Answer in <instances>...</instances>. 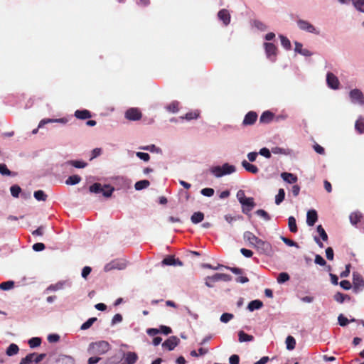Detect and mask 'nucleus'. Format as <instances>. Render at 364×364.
<instances>
[{
    "mask_svg": "<svg viewBox=\"0 0 364 364\" xmlns=\"http://www.w3.org/2000/svg\"><path fill=\"white\" fill-rule=\"evenodd\" d=\"M235 166L228 163L224 164L223 166H215L210 168V173L217 178H220L223 176L231 174L235 172Z\"/></svg>",
    "mask_w": 364,
    "mask_h": 364,
    "instance_id": "f257e3e1",
    "label": "nucleus"
},
{
    "mask_svg": "<svg viewBox=\"0 0 364 364\" xmlns=\"http://www.w3.org/2000/svg\"><path fill=\"white\" fill-rule=\"evenodd\" d=\"M109 348L110 345L107 341H100L91 343L88 347V352L90 354L103 355L106 353Z\"/></svg>",
    "mask_w": 364,
    "mask_h": 364,
    "instance_id": "f03ea898",
    "label": "nucleus"
},
{
    "mask_svg": "<svg viewBox=\"0 0 364 364\" xmlns=\"http://www.w3.org/2000/svg\"><path fill=\"white\" fill-rule=\"evenodd\" d=\"M89 190L91 193L102 194L105 197H109L114 189L109 185L102 186L100 183H95L90 186Z\"/></svg>",
    "mask_w": 364,
    "mask_h": 364,
    "instance_id": "7ed1b4c3",
    "label": "nucleus"
},
{
    "mask_svg": "<svg viewBox=\"0 0 364 364\" xmlns=\"http://www.w3.org/2000/svg\"><path fill=\"white\" fill-rule=\"evenodd\" d=\"M127 267V262L124 259H117L111 261L110 262L107 263L104 269L105 272H109L113 269H124Z\"/></svg>",
    "mask_w": 364,
    "mask_h": 364,
    "instance_id": "20e7f679",
    "label": "nucleus"
},
{
    "mask_svg": "<svg viewBox=\"0 0 364 364\" xmlns=\"http://www.w3.org/2000/svg\"><path fill=\"white\" fill-rule=\"evenodd\" d=\"M254 247L257 248L260 254L271 255L273 253L272 245L269 242L259 240Z\"/></svg>",
    "mask_w": 364,
    "mask_h": 364,
    "instance_id": "39448f33",
    "label": "nucleus"
},
{
    "mask_svg": "<svg viewBox=\"0 0 364 364\" xmlns=\"http://www.w3.org/2000/svg\"><path fill=\"white\" fill-rule=\"evenodd\" d=\"M180 343V339L175 336L169 337L162 343V347L168 350H173Z\"/></svg>",
    "mask_w": 364,
    "mask_h": 364,
    "instance_id": "423d86ee",
    "label": "nucleus"
},
{
    "mask_svg": "<svg viewBox=\"0 0 364 364\" xmlns=\"http://www.w3.org/2000/svg\"><path fill=\"white\" fill-rule=\"evenodd\" d=\"M264 47L267 58H269L272 61H274L277 51L276 46L272 43H264Z\"/></svg>",
    "mask_w": 364,
    "mask_h": 364,
    "instance_id": "0eeeda50",
    "label": "nucleus"
},
{
    "mask_svg": "<svg viewBox=\"0 0 364 364\" xmlns=\"http://www.w3.org/2000/svg\"><path fill=\"white\" fill-rule=\"evenodd\" d=\"M297 25L301 30L316 34L319 33L315 27L307 21L300 19L297 21Z\"/></svg>",
    "mask_w": 364,
    "mask_h": 364,
    "instance_id": "6e6552de",
    "label": "nucleus"
},
{
    "mask_svg": "<svg viewBox=\"0 0 364 364\" xmlns=\"http://www.w3.org/2000/svg\"><path fill=\"white\" fill-rule=\"evenodd\" d=\"M257 118L258 115L257 112L254 111H250L245 114L242 121V125L244 127L253 125L256 122Z\"/></svg>",
    "mask_w": 364,
    "mask_h": 364,
    "instance_id": "1a4fd4ad",
    "label": "nucleus"
},
{
    "mask_svg": "<svg viewBox=\"0 0 364 364\" xmlns=\"http://www.w3.org/2000/svg\"><path fill=\"white\" fill-rule=\"evenodd\" d=\"M141 116V112L137 108H130L125 112V117L129 120H139Z\"/></svg>",
    "mask_w": 364,
    "mask_h": 364,
    "instance_id": "9d476101",
    "label": "nucleus"
},
{
    "mask_svg": "<svg viewBox=\"0 0 364 364\" xmlns=\"http://www.w3.org/2000/svg\"><path fill=\"white\" fill-rule=\"evenodd\" d=\"M326 82L329 87L336 90L339 87V80L338 77L332 73H328L326 75Z\"/></svg>",
    "mask_w": 364,
    "mask_h": 364,
    "instance_id": "9b49d317",
    "label": "nucleus"
},
{
    "mask_svg": "<svg viewBox=\"0 0 364 364\" xmlns=\"http://www.w3.org/2000/svg\"><path fill=\"white\" fill-rule=\"evenodd\" d=\"M353 284L355 291H357L360 288L364 287V281L362 276L358 272L353 273Z\"/></svg>",
    "mask_w": 364,
    "mask_h": 364,
    "instance_id": "f8f14e48",
    "label": "nucleus"
},
{
    "mask_svg": "<svg viewBox=\"0 0 364 364\" xmlns=\"http://www.w3.org/2000/svg\"><path fill=\"white\" fill-rule=\"evenodd\" d=\"M350 97L353 102H358L360 104L364 103V96L362 92L358 89L352 90L350 92Z\"/></svg>",
    "mask_w": 364,
    "mask_h": 364,
    "instance_id": "ddd939ff",
    "label": "nucleus"
},
{
    "mask_svg": "<svg viewBox=\"0 0 364 364\" xmlns=\"http://www.w3.org/2000/svg\"><path fill=\"white\" fill-rule=\"evenodd\" d=\"M243 238L245 241L248 242L250 245H252L253 247L260 240L250 231H245L243 234Z\"/></svg>",
    "mask_w": 364,
    "mask_h": 364,
    "instance_id": "4468645a",
    "label": "nucleus"
},
{
    "mask_svg": "<svg viewBox=\"0 0 364 364\" xmlns=\"http://www.w3.org/2000/svg\"><path fill=\"white\" fill-rule=\"evenodd\" d=\"M218 17L221 20L225 26H228L230 22V14L227 9H221L218 13Z\"/></svg>",
    "mask_w": 364,
    "mask_h": 364,
    "instance_id": "2eb2a0df",
    "label": "nucleus"
},
{
    "mask_svg": "<svg viewBox=\"0 0 364 364\" xmlns=\"http://www.w3.org/2000/svg\"><path fill=\"white\" fill-rule=\"evenodd\" d=\"M318 220L317 212L315 210H310L307 212L306 223L309 226H313Z\"/></svg>",
    "mask_w": 364,
    "mask_h": 364,
    "instance_id": "dca6fc26",
    "label": "nucleus"
},
{
    "mask_svg": "<svg viewBox=\"0 0 364 364\" xmlns=\"http://www.w3.org/2000/svg\"><path fill=\"white\" fill-rule=\"evenodd\" d=\"M164 265L183 266V262L179 259H176L173 256H168L162 260Z\"/></svg>",
    "mask_w": 364,
    "mask_h": 364,
    "instance_id": "f3484780",
    "label": "nucleus"
},
{
    "mask_svg": "<svg viewBox=\"0 0 364 364\" xmlns=\"http://www.w3.org/2000/svg\"><path fill=\"white\" fill-rule=\"evenodd\" d=\"M56 364H75V360L72 356L60 355L55 360Z\"/></svg>",
    "mask_w": 364,
    "mask_h": 364,
    "instance_id": "a211bd4d",
    "label": "nucleus"
},
{
    "mask_svg": "<svg viewBox=\"0 0 364 364\" xmlns=\"http://www.w3.org/2000/svg\"><path fill=\"white\" fill-rule=\"evenodd\" d=\"M74 116L79 119H87L92 117L91 112L87 109H77L75 112Z\"/></svg>",
    "mask_w": 364,
    "mask_h": 364,
    "instance_id": "6ab92c4d",
    "label": "nucleus"
},
{
    "mask_svg": "<svg viewBox=\"0 0 364 364\" xmlns=\"http://www.w3.org/2000/svg\"><path fill=\"white\" fill-rule=\"evenodd\" d=\"M274 114L270 111L264 112L259 117V122L262 124H268L274 119Z\"/></svg>",
    "mask_w": 364,
    "mask_h": 364,
    "instance_id": "aec40b11",
    "label": "nucleus"
},
{
    "mask_svg": "<svg viewBox=\"0 0 364 364\" xmlns=\"http://www.w3.org/2000/svg\"><path fill=\"white\" fill-rule=\"evenodd\" d=\"M281 177L288 183H295L298 181L297 176L291 173L283 172L281 173Z\"/></svg>",
    "mask_w": 364,
    "mask_h": 364,
    "instance_id": "412c9836",
    "label": "nucleus"
},
{
    "mask_svg": "<svg viewBox=\"0 0 364 364\" xmlns=\"http://www.w3.org/2000/svg\"><path fill=\"white\" fill-rule=\"evenodd\" d=\"M240 203L243 206H246V208H243V213H246L245 210L247 209V211L252 210V209L255 207V203L254 202L253 198H246L243 200V201L240 200Z\"/></svg>",
    "mask_w": 364,
    "mask_h": 364,
    "instance_id": "4be33fe9",
    "label": "nucleus"
},
{
    "mask_svg": "<svg viewBox=\"0 0 364 364\" xmlns=\"http://www.w3.org/2000/svg\"><path fill=\"white\" fill-rule=\"evenodd\" d=\"M242 166L247 171L250 173L256 174L259 172V168L255 165L249 163L246 160H243L242 161Z\"/></svg>",
    "mask_w": 364,
    "mask_h": 364,
    "instance_id": "5701e85b",
    "label": "nucleus"
},
{
    "mask_svg": "<svg viewBox=\"0 0 364 364\" xmlns=\"http://www.w3.org/2000/svg\"><path fill=\"white\" fill-rule=\"evenodd\" d=\"M200 116V111L199 110H194L189 112L185 114V116H181L180 118L181 119H186L188 121L192 120V119H196Z\"/></svg>",
    "mask_w": 364,
    "mask_h": 364,
    "instance_id": "b1692460",
    "label": "nucleus"
},
{
    "mask_svg": "<svg viewBox=\"0 0 364 364\" xmlns=\"http://www.w3.org/2000/svg\"><path fill=\"white\" fill-rule=\"evenodd\" d=\"M138 359V355L134 352H128L125 356V361L127 364H134Z\"/></svg>",
    "mask_w": 364,
    "mask_h": 364,
    "instance_id": "393cba45",
    "label": "nucleus"
},
{
    "mask_svg": "<svg viewBox=\"0 0 364 364\" xmlns=\"http://www.w3.org/2000/svg\"><path fill=\"white\" fill-rule=\"evenodd\" d=\"M203 219L204 214L200 211L194 213L191 217V220L194 224L200 223L203 220Z\"/></svg>",
    "mask_w": 364,
    "mask_h": 364,
    "instance_id": "a878e982",
    "label": "nucleus"
},
{
    "mask_svg": "<svg viewBox=\"0 0 364 364\" xmlns=\"http://www.w3.org/2000/svg\"><path fill=\"white\" fill-rule=\"evenodd\" d=\"M263 306V303L259 300H253L250 301L247 306L248 309L250 311H253L256 309H259Z\"/></svg>",
    "mask_w": 364,
    "mask_h": 364,
    "instance_id": "bb28decb",
    "label": "nucleus"
},
{
    "mask_svg": "<svg viewBox=\"0 0 364 364\" xmlns=\"http://www.w3.org/2000/svg\"><path fill=\"white\" fill-rule=\"evenodd\" d=\"M302 44L299 42H295V51L304 55L309 56L311 55V52L307 49L302 48Z\"/></svg>",
    "mask_w": 364,
    "mask_h": 364,
    "instance_id": "cd10ccee",
    "label": "nucleus"
},
{
    "mask_svg": "<svg viewBox=\"0 0 364 364\" xmlns=\"http://www.w3.org/2000/svg\"><path fill=\"white\" fill-rule=\"evenodd\" d=\"M288 226L290 232L296 233L298 231L296 219L293 216L288 218Z\"/></svg>",
    "mask_w": 364,
    "mask_h": 364,
    "instance_id": "c85d7f7f",
    "label": "nucleus"
},
{
    "mask_svg": "<svg viewBox=\"0 0 364 364\" xmlns=\"http://www.w3.org/2000/svg\"><path fill=\"white\" fill-rule=\"evenodd\" d=\"M363 218V215L360 213L355 212L350 215V221L353 225H356Z\"/></svg>",
    "mask_w": 364,
    "mask_h": 364,
    "instance_id": "c756f323",
    "label": "nucleus"
},
{
    "mask_svg": "<svg viewBox=\"0 0 364 364\" xmlns=\"http://www.w3.org/2000/svg\"><path fill=\"white\" fill-rule=\"evenodd\" d=\"M18 346L15 343H11L6 349V355L9 356L14 355L18 353Z\"/></svg>",
    "mask_w": 364,
    "mask_h": 364,
    "instance_id": "7c9ffc66",
    "label": "nucleus"
},
{
    "mask_svg": "<svg viewBox=\"0 0 364 364\" xmlns=\"http://www.w3.org/2000/svg\"><path fill=\"white\" fill-rule=\"evenodd\" d=\"M150 185V182L148 180H141L137 181L135 185L134 188L137 191H141L142 189L146 188Z\"/></svg>",
    "mask_w": 364,
    "mask_h": 364,
    "instance_id": "2f4dec72",
    "label": "nucleus"
},
{
    "mask_svg": "<svg viewBox=\"0 0 364 364\" xmlns=\"http://www.w3.org/2000/svg\"><path fill=\"white\" fill-rule=\"evenodd\" d=\"M287 348L289 350H292L296 347V340L291 336H288L286 338Z\"/></svg>",
    "mask_w": 364,
    "mask_h": 364,
    "instance_id": "473e14b6",
    "label": "nucleus"
},
{
    "mask_svg": "<svg viewBox=\"0 0 364 364\" xmlns=\"http://www.w3.org/2000/svg\"><path fill=\"white\" fill-rule=\"evenodd\" d=\"M80 181H81L80 176H79L78 175H73V176H69L67 178L65 183L67 185H75V184H77L78 183H80Z\"/></svg>",
    "mask_w": 364,
    "mask_h": 364,
    "instance_id": "72a5a7b5",
    "label": "nucleus"
},
{
    "mask_svg": "<svg viewBox=\"0 0 364 364\" xmlns=\"http://www.w3.org/2000/svg\"><path fill=\"white\" fill-rule=\"evenodd\" d=\"M240 342L252 341L254 337L251 335L245 333L244 331H240L238 333Z\"/></svg>",
    "mask_w": 364,
    "mask_h": 364,
    "instance_id": "f704fd0d",
    "label": "nucleus"
},
{
    "mask_svg": "<svg viewBox=\"0 0 364 364\" xmlns=\"http://www.w3.org/2000/svg\"><path fill=\"white\" fill-rule=\"evenodd\" d=\"M355 128L360 134L364 133V118L360 117L355 122Z\"/></svg>",
    "mask_w": 364,
    "mask_h": 364,
    "instance_id": "c9c22d12",
    "label": "nucleus"
},
{
    "mask_svg": "<svg viewBox=\"0 0 364 364\" xmlns=\"http://www.w3.org/2000/svg\"><path fill=\"white\" fill-rule=\"evenodd\" d=\"M34 197L37 200L46 201L48 196L41 190H38L34 192Z\"/></svg>",
    "mask_w": 364,
    "mask_h": 364,
    "instance_id": "e433bc0d",
    "label": "nucleus"
},
{
    "mask_svg": "<svg viewBox=\"0 0 364 364\" xmlns=\"http://www.w3.org/2000/svg\"><path fill=\"white\" fill-rule=\"evenodd\" d=\"M218 278L217 277V274H215L213 276H209L205 278V285L208 287H213V283L218 282Z\"/></svg>",
    "mask_w": 364,
    "mask_h": 364,
    "instance_id": "4c0bfd02",
    "label": "nucleus"
},
{
    "mask_svg": "<svg viewBox=\"0 0 364 364\" xmlns=\"http://www.w3.org/2000/svg\"><path fill=\"white\" fill-rule=\"evenodd\" d=\"M285 198V191L283 188L279 189L277 195L275 196V203L279 205Z\"/></svg>",
    "mask_w": 364,
    "mask_h": 364,
    "instance_id": "58836bf2",
    "label": "nucleus"
},
{
    "mask_svg": "<svg viewBox=\"0 0 364 364\" xmlns=\"http://www.w3.org/2000/svg\"><path fill=\"white\" fill-rule=\"evenodd\" d=\"M178 106H179L178 102L173 101L171 103H170L167 106L166 109L168 111H169L171 112L176 113L179 110Z\"/></svg>",
    "mask_w": 364,
    "mask_h": 364,
    "instance_id": "ea45409f",
    "label": "nucleus"
},
{
    "mask_svg": "<svg viewBox=\"0 0 364 364\" xmlns=\"http://www.w3.org/2000/svg\"><path fill=\"white\" fill-rule=\"evenodd\" d=\"M14 281H6L0 284V289L1 290H9L14 288Z\"/></svg>",
    "mask_w": 364,
    "mask_h": 364,
    "instance_id": "a19ab883",
    "label": "nucleus"
},
{
    "mask_svg": "<svg viewBox=\"0 0 364 364\" xmlns=\"http://www.w3.org/2000/svg\"><path fill=\"white\" fill-rule=\"evenodd\" d=\"M96 321H97V318H95V317L90 318L87 321H85L84 323H82V325L80 327V329L81 330H87V329L90 328L92 326L94 322H95Z\"/></svg>",
    "mask_w": 364,
    "mask_h": 364,
    "instance_id": "79ce46f5",
    "label": "nucleus"
},
{
    "mask_svg": "<svg viewBox=\"0 0 364 364\" xmlns=\"http://www.w3.org/2000/svg\"><path fill=\"white\" fill-rule=\"evenodd\" d=\"M36 353L28 354L25 358H22L19 364H31L33 361V358Z\"/></svg>",
    "mask_w": 364,
    "mask_h": 364,
    "instance_id": "37998d69",
    "label": "nucleus"
},
{
    "mask_svg": "<svg viewBox=\"0 0 364 364\" xmlns=\"http://www.w3.org/2000/svg\"><path fill=\"white\" fill-rule=\"evenodd\" d=\"M68 164H71L72 166H73L74 167L77 168H85L87 166L86 162L81 161L72 160V161H68Z\"/></svg>",
    "mask_w": 364,
    "mask_h": 364,
    "instance_id": "c03bdc74",
    "label": "nucleus"
},
{
    "mask_svg": "<svg viewBox=\"0 0 364 364\" xmlns=\"http://www.w3.org/2000/svg\"><path fill=\"white\" fill-rule=\"evenodd\" d=\"M41 339L38 337H33L28 341V344L31 348H36L41 345Z\"/></svg>",
    "mask_w": 364,
    "mask_h": 364,
    "instance_id": "a18cd8bd",
    "label": "nucleus"
},
{
    "mask_svg": "<svg viewBox=\"0 0 364 364\" xmlns=\"http://www.w3.org/2000/svg\"><path fill=\"white\" fill-rule=\"evenodd\" d=\"M280 39H281V44L282 46L287 50H289L291 49V42L285 36H280Z\"/></svg>",
    "mask_w": 364,
    "mask_h": 364,
    "instance_id": "49530a36",
    "label": "nucleus"
},
{
    "mask_svg": "<svg viewBox=\"0 0 364 364\" xmlns=\"http://www.w3.org/2000/svg\"><path fill=\"white\" fill-rule=\"evenodd\" d=\"M316 230H317V232H318L320 237H321V239L323 241H326L328 240V235H327V233L326 232L325 230L322 227V225H318Z\"/></svg>",
    "mask_w": 364,
    "mask_h": 364,
    "instance_id": "de8ad7c7",
    "label": "nucleus"
},
{
    "mask_svg": "<svg viewBox=\"0 0 364 364\" xmlns=\"http://www.w3.org/2000/svg\"><path fill=\"white\" fill-rule=\"evenodd\" d=\"M289 275L287 272H282L277 277V282L279 284L284 283L289 280Z\"/></svg>",
    "mask_w": 364,
    "mask_h": 364,
    "instance_id": "09e8293b",
    "label": "nucleus"
},
{
    "mask_svg": "<svg viewBox=\"0 0 364 364\" xmlns=\"http://www.w3.org/2000/svg\"><path fill=\"white\" fill-rule=\"evenodd\" d=\"M0 173L3 176L12 175L11 171L7 168L5 164H0Z\"/></svg>",
    "mask_w": 364,
    "mask_h": 364,
    "instance_id": "8fccbe9b",
    "label": "nucleus"
},
{
    "mask_svg": "<svg viewBox=\"0 0 364 364\" xmlns=\"http://www.w3.org/2000/svg\"><path fill=\"white\" fill-rule=\"evenodd\" d=\"M255 213L261 217V218H263L265 220H269L271 219L269 215L268 214L267 212H266L264 210H262V209H259L257 210Z\"/></svg>",
    "mask_w": 364,
    "mask_h": 364,
    "instance_id": "3c124183",
    "label": "nucleus"
},
{
    "mask_svg": "<svg viewBox=\"0 0 364 364\" xmlns=\"http://www.w3.org/2000/svg\"><path fill=\"white\" fill-rule=\"evenodd\" d=\"M10 191L14 197H18L21 191V188L18 185H14L10 188Z\"/></svg>",
    "mask_w": 364,
    "mask_h": 364,
    "instance_id": "603ef678",
    "label": "nucleus"
},
{
    "mask_svg": "<svg viewBox=\"0 0 364 364\" xmlns=\"http://www.w3.org/2000/svg\"><path fill=\"white\" fill-rule=\"evenodd\" d=\"M333 297H334V299H335L336 301L339 302V303H343V302L345 301V299H346V298H348V299H349V297H348V295H346V294H342V293H341V292H337V293L334 295V296H333Z\"/></svg>",
    "mask_w": 364,
    "mask_h": 364,
    "instance_id": "864d4df0",
    "label": "nucleus"
},
{
    "mask_svg": "<svg viewBox=\"0 0 364 364\" xmlns=\"http://www.w3.org/2000/svg\"><path fill=\"white\" fill-rule=\"evenodd\" d=\"M200 193L204 196L211 197L213 196L215 191L214 189L212 188H205L200 191Z\"/></svg>",
    "mask_w": 364,
    "mask_h": 364,
    "instance_id": "5fc2aeb1",
    "label": "nucleus"
},
{
    "mask_svg": "<svg viewBox=\"0 0 364 364\" xmlns=\"http://www.w3.org/2000/svg\"><path fill=\"white\" fill-rule=\"evenodd\" d=\"M66 120L63 118L61 119H43L39 123V127H42L43 124L48 123V122H65Z\"/></svg>",
    "mask_w": 364,
    "mask_h": 364,
    "instance_id": "6e6d98bb",
    "label": "nucleus"
},
{
    "mask_svg": "<svg viewBox=\"0 0 364 364\" xmlns=\"http://www.w3.org/2000/svg\"><path fill=\"white\" fill-rule=\"evenodd\" d=\"M353 4L357 9L364 12V0H353Z\"/></svg>",
    "mask_w": 364,
    "mask_h": 364,
    "instance_id": "4d7b16f0",
    "label": "nucleus"
},
{
    "mask_svg": "<svg viewBox=\"0 0 364 364\" xmlns=\"http://www.w3.org/2000/svg\"><path fill=\"white\" fill-rule=\"evenodd\" d=\"M338 321L341 326H346L349 323V320L343 314L338 316Z\"/></svg>",
    "mask_w": 364,
    "mask_h": 364,
    "instance_id": "13d9d810",
    "label": "nucleus"
},
{
    "mask_svg": "<svg viewBox=\"0 0 364 364\" xmlns=\"http://www.w3.org/2000/svg\"><path fill=\"white\" fill-rule=\"evenodd\" d=\"M233 314L229 313H224L220 316V321L223 323H227L233 318Z\"/></svg>",
    "mask_w": 364,
    "mask_h": 364,
    "instance_id": "bf43d9fd",
    "label": "nucleus"
},
{
    "mask_svg": "<svg viewBox=\"0 0 364 364\" xmlns=\"http://www.w3.org/2000/svg\"><path fill=\"white\" fill-rule=\"evenodd\" d=\"M217 277L218 278V280H223L225 282H229L232 279V277L227 274H223V273H216Z\"/></svg>",
    "mask_w": 364,
    "mask_h": 364,
    "instance_id": "052dcab7",
    "label": "nucleus"
},
{
    "mask_svg": "<svg viewBox=\"0 0 364 364\" xmlns=\"http://www.w3.org/2000/svg\"><path fill=\"white\" fill-rule=\"evenodd\" d=\"M254 25L257 28H258L260 31H265L267 28V26L260 21H255Z\"/></svg>",
    "mask_w": 364,
    "mask_h": 364,
    "instance_id": "680f3d73",
    "label": "nucleus"
},
{
    "mask_svg": "<svg viewBox=\"0 0 364 364\" xmlns=\"http://www.w3.org/2000/svg\"><path fill=\"white\" fill-rule=\"evenodd\" d=\"M339 284L341 287H342L345 290H349L352 287L350 282L348 280H343L339 283Z\"/></svg>",
    "mask_w": 364,
    "mask_h": 364,
    "instance_id": "e2e57ef3",
    "label": "nucleus"
},
{
    "mask_svg": "<svg viewBox=\"0 0 364 364\" xmlns=\"http://www.w3.org/2000/svg\"><path fill=\"white\" fill-rule=\"evenodd\" d=\"M136 156L144 161H148L150 159L149 154L144 152H136Z\"/></svg>",
    "mask_w": 364,
    "mask_h": 364,
    "instance_id": "0e129e2a",
    "label": "nucleus"
},
{
    "mask_svg": "<svg viewBox=\"0 0 364 364\" xmlns=\"http://www.w3.org/2000/svg\"><path fill=\"white\" fill-rule=\"evenodd\" d=\"M46 248V246L43 243H41V242H37V243H35L33 245V250L34 251H36V252H40V251H42L44 249Z\"/></svg>",
    "mask_w": 364,
    "mask_h": 364,
    "instance_id": "69168bd1",
    "label": "nucleus"
},
{
    "mask_svg": "<svg viewBox=\"0 0 364 364\" xmlns=\"http://www.w3.org/2000/svg\"><path fill=\"white\" fill-rule=\"evenodd\" d=\"M315 263L321 266H324L326 264V260L319 255H316L315 257Z\"/></svg>",
    "mask_w": 364,
    "mask_h": 364,
    "instance_id": "338daca9",
    "label": "nucleus"
},
{
    "mask_svg": "<svg viewBox=\"0 0 364 364\" xmlns=\"http://www.w3.org/2000/svg\"><path fill=\"white\" fill-rule=\"evenodd\" d=\"M229 363L230 364H239L240 357L236 354L232 355L229 358Z\"/></svg>",
    "mask_w": 364,
    "mask_h": 364,
    "instance_id": "774afa93",
    "label": "nucleus"
}]
</instances>
